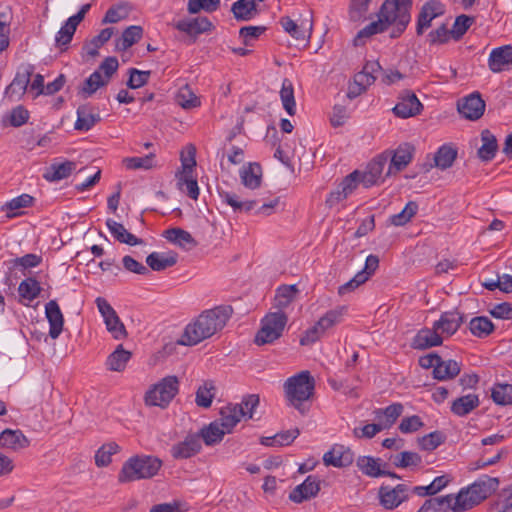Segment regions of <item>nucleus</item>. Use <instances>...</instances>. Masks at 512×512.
<instances>
[{"label": "nucleus", "mask_w": 512, "mask_h": 512, "mask_svg": "<svg viewBox=\"0 0 512 512\" xmlns=\"http://www.w3.org/2000/svg\"><path fill=\"white\" fill-rule=\"evenodd\" d=\"M30 445L29 439L19 429H5L0 433V448L18 452Z\"/></svg>", "instance_id": "aec40b11"}, {"label": "nucleus", "mask_w": 512, "mask_h": 512, "mask_svg": "<svg viewBox=\"0 0 512 512\" xmlns=\"http://www.w3.org/2000/svg\"><path fill=\"white\" fill-rule=\"evenodd\" d=\"M386 29L387 26L383 23L380 17H378L377 21L371 22L357 33L354 39L355 45L363 44L362 39L369 38L370 36L383 32Z\"/></svg>", "instance_id": "680f3d73"}, {"label": "nucleus", "mask_w": 512, "mask_h": 512, "mask_svg": "<svg viewBox=\"0 0 512 512\" xmlns=\"http://www.w3.org/2000/svg\"><path fill=\"white\" fill-rule=\"evenodd\" d=\"M106 225L113 237L120 243L130 246L141 245L143 240L128 232L123 224L112 219L106 220Z\"/></svg>", "instance_id": "e433bc0d"}, {"label": "nucleus", "mask_w": 512, "mask_h": 512, "mask_svg": "<svg viewBox=\"0 0 512 512\" xmlns=\"http://www.w3.org/2000/svg\"><path fill=\"white\" fill-rule=\"evenodd\" d=\"M411 7L412 0H386L381 6L378 17L387 27L397 23L398 33H403L410 22Z\"/></svg>", "instance_id": "0eeeda50"}, {"label": "nucleus", "mask_w": 512, "mask_h": 512, "mask_svg": "<svg viewBox=\"0 0 512 512\" xmlns=\"http://www.w3.org/2000/svg\"><path fill=\"white\" fill-rule=\"evenodd\" d=\"M463 321L464 317L460 312L448 311L442 313L440 319L434 322V328L442 337H449L457 332Z\"/></svg>", "instance_id": "a211bd4d"}, {"label": "nucleus", "mask_w": 512, "mask_h": 512, "mask_svg": "<svg viewBox=\"0 0 512 512\" xmlns=\"http://www.w3.org/2000/svg\"><path fill=\"white\" fill-rule=\"evenodd\" d=\"M353 461V451L342 444H334L332 448L323 455V463L326 466L344 468L350 466Z\"/></svg>", "instance_id": "ddd939ff"}, {"label": "nucleus", "mask_w": 512, "mask_h": 512, "mask_svg": "<svg viewBox=\"0 0 512 512\" xmlns=\"http://www.w3.org/2000/svg\"><path fill=\"white\" fill-rule=\"evenodd\" d=\"M120 450V446L114 441L103 444L95 453V465L99 468L109 466L112 456L119 453Z\"/></svg>", "instance_id": "a18cd8bd"}, {"label": "nucleus", "mask_w": 512, "mask_h": 512, "mask_svg": "<svg viewBox=\"0 0 512 512\" xmlns=\"http://www.w3.org/2000/svg\"><path fill=\"white\" fill-rule=\"evenodd\" d=\"M456 496L446 495L430 498L424 502L418 512H459L462 509H456Z\"/></svg>", "instance_id": "a878e982"}, {"label": "nucleus", "mask_w": 512, "mask_h": 512, "mask_svg": "<svg viewBox=\"0 0 512 512\" xmlns=\"http://www.w3.org/2000/svg\"><path fill=\"white\" fill-rule=\"evenodd\" d=\"M422 109L423 105L417 96L413 92L405 90L400 94L393 112L397 117L406 119L418 115Z\"/></svg>", "instance_id": "f8f14e48"}, {"label": "nucleus", "mask_w": 512, "mask_h": 512, "mask_svg": "<svg viewBox=\"0 0 512 512\" xmlns=\"http://www.w3.org/2000/svg\"><path fill=\"white\" fill-rule=\"evenodd\" d=\"M414 150V147L408 143L401 144L393 152L386 176L396 174L406 168L413 158Z\"/></svg>", "instance_id": "4be33fe9"}, {"label": "nucleus", "mask_w": 512, "mask_h": 512, "mask_svg": "<svg viewBox=\"0 0 512 512\" xmlns=\"http://www.w3.org/2000/svg\"><path fill=\"white\" fill-rule=\"evenodd\" d=\"M347 307L346 306H339L335 309H331L324 316H322L317 323L319 326L323 329L324 332L328 330L329 328L333 327L337 323H339L343 317V315L346 313Z\"/></svg>", "instance_id": "864d4df0"}, {"label": "nucleus", "mask_w": 512, "mask_h": 512, "mask_svg": "<svg viewBox=\"0 0 512 512\" xmlns=\"http://www.w3.org/2000/svg\"><path fill=\"white\" fill-rule=\"evenodd\" d=\"M493 401L498 405L512 404V385L511 384H496L491 393Z\"/></svg>", "instance_id": "6e6d98bb"}, {"label": "nucleus", "mask_w": 512, "mask_h": 512, "mask_svg": "<svg viewBox=\"0 0 512 512\" xmlns=\"http://www.w3.org/2000/svg\"><path fill=\"white\" fill-rule=\"evenodd\" d=\"M417 211L418 204L415 201H409L401 212L390 217V223L394 226H403L416 215Z\"/></svg>", "instance_id": "5fc2aeb1"}, {"label": "nucleus", "mask_w": 512, "mask_h": 512, "mask_svg": "<svg viewBox=\"0 0 512 512\" xmlns=\"http://www.w3.org/2000/svg\"><path fill=\"white\" fill-rule=\"evenodd\" d=\"M299 292L295 284L281 285L276 290L273 307L277 309V311H283L296 299Z\"/></svg>", "instance_id": "c9c22d12"}, {"label": "nucleus", "mask_w": 512, "mask_h": 512, "mask_svg": "<svg viewBox=\"0 0 512 512\" xmlns=\"http://www.w3.org/2000/svg\"><path fill=\"white\" fill-rule=\"evenodd\" d=\"M388 160V154H381L372 160L368 164L367 170L363 173L360 172L361 183H363L365 187L377 184L379 180L382 179V173Z\"/></svg>", "instance_id": "412c9836"}, {"label": "nucleus", "mask_w": 512, "mask_h": 512, "mask_svg": "<svg viewBox=\"0 0 512 512\" xmlns=\"http://www.w3.org/2000/svg\"><path fill=\"white\" fill-rule=\"evenodd\" d=\"M148 267L153 271H163L177 263V254L152 252L146 258Z\"/></svg>", "instance_id": "58836bf2"}, {"label": "nucleus", "mask_w": 512, "mask_h": 512, "mask_svg": "<svg viewBox=\"0 0 512 512\" xmlns=\"http://www.w3.org/2000/svg\"><path fill=\"white\" fill-rule=\"evenodd\" d=\"M315 389V380L309 371H301L297 375L288 378L284 383L286 397L290 404L301 414L307 411L304 402L309 400Z\"/></svg>", "instance_id": "7ed1b4c3"}, {"label": "nucleus", "mask_w": 512, "mask_h": 512, "mask_svg": "<svg viewBox=\"0 0 512 512\" xmlns=\"http://www.w3.org/2000/svg\"><path fill=\"white\" fill-rule=\"evenodd\" d=\"M262 171L257 163H250L240 170L242 184L250 189H256L261 184Z\"/></svg>", "instance_id": "a19ab883"}, {"label": "nucleus", "mask_w": 512, "mask_h": 512, "mask_svg": "<svg viewBox=\"0 0 512 512\" xmlns=\"http://www.w3.org/2000/svg\"><path fill=\"white\" fill-rule=\"evenodd\" d=\"M403 412V405L394 403L385 409H376L374 411L375 420L381 425L382 429L390 428Z\"/></svg>", "instance_id": "f704fd0d"}, {"label": "nucleus", "mask_w": 512, "mask_h": 512, "mask_svg": "<svg viewBox=\"0 0 512 512\" xmlns=\"http://www.w3.org/2000/svg\"><path fill=\"white\" fill-rule=\"evenodd\" d=\"M45 314L50 325L49 336L52 339H57L63 330L64 318L60 307L55 300H50L46 304Z\"/></svg>", "instance_id": "bb28decb"}, {"label": "nucleus", "mask_w": 512, "mask_h": 512, "mask_svg": "<svg viewBox=\"0 0 512 512\" xmlns=\"http://www.w3.org/2000/svg\"><path fill=\"white\" fill-rule=\"evenodd\" d=\"M408 488L404 484H398L396 487L381 486L378 491L380 504L388 510L398 507L407 498Z\"/></svg>", "instance_id": "4468645a"}, {"label": "nucleus", "mask_w": 512, "mask_h": 512, "mask_svg": "<svg viewBox=\"0 0 512 512\" xmlns=\"http://www.w3.org/2000/svg\"><path fill=\"white\" fill-rule=\"evenodd\" d=\"M174 27L189 36H197L213 28V24L206 17L182 19L174 24Z\"/></svg>", "instance_id": "393cba45"}, {"label": "nucleus", "mask_w": 512, "mask_h": 512, "mask_svg": "<svg viewBox=\"0 0 512 512\" xmlns=\"http://www.w3.org/2000/svg\"><path fill=\"white\" fill-rule=\"evenodd\" d=\"M499 480L494 477L486 476L470 485L467 489H462L456 496V509L462 511L472 508L481 501L489 497L498 487Z\"/></svg>", "instance_id": "20e7f679"}, {"label": "nucleus", "mask_w": 512, "mask_h": 512, "mask_svg": "<svg viewBox=\"0 0 512 512\" xmlns=\"http://www.w3.org/2000/svg\"><path fill=\"white\" fill-rule=\"evenodd\" d=\"M280 98L285 111L290 115L296 114V101L294 97V88L289 79H284L280 91Z\"/></svg>", "instance_id": "de8ad7c7"}, {"label": "nucleus", "mask_w": 512, "mask_h": 512, "mask_svg": "<svg viewBox=\"0 0 512 512\" xmlns=\"http://www.w3.org/2000/svg\"><path fill=\"white\" fill-rule=\"evenodd\" d=\"M201 449V442L198 434H189L183 441L171 447V455L175 459H187L196 455Z\"/></svg>", "instance_id": "6ab92c4d"}, {"label": "nucleus", "mask_w": 512, "mask_h": 512, "mask_svg": "<svg viewBox=\"0 0 512 512\" xmlns=\"http://www.w3.org/2000/svg\"><path fill=\"white\" fill-rule=\"evenodd\" d=\"M99 121L100 115L98 113H95L90 106L82 105L77 109L75 129L80 131H88Z\"/></svg>", "instance_id": "ea45409f"}, {"label": "nucleus", "mask_w": 512, "mask_h": 512, "mask_svg": "<svg viewBox=\"0 0 512 512\" xmlns=\"http://www.w3.org/2000/svg\"><path fill=\"white\" fill-rule=\"evenodd\" d=\"M446 437L440 431L431 432L418 439L419 447L425 451H432L444 443Z\"/></svg>", "instance_id": "bf43d9fd"}, {"label": "nucleus", "mask_w": 512, "mask_h": 512, "mask_svg": "<svg viewBox=\"0 0 512 512\" xmlns=\"http://www.w3.org/2000/svg\"><path fill=\"white\" fill-rule=\"evenodd\" d=\"M231 313L232 308L230 306H218L203 311L186 326L182 338L177 343L193 346L212 337L224 328Z\"/></svg>", "instance_id": "f257e3e1"}, {"label": "nucleus", "mask_w": 512, "mask_h": 512, "mask_svg": "<svg viewBox=\"0 0 512 512\" xmlns=\"http://www.w3.org/2000/svg\"><path fill=\"white\" fill-rule=\"evenodd\" d=\"M76 168L75 162L65 161L63 163L52 164L50 171L44 177L49 181H59L68 177Z\"/></svg>", "instance_id": "8fccbe9b"}, {"label": "nucleus", "mask_w": 512, "mask_h": 512, "mask_svg": "<svg viewBox=\"0 0 512 512\" xmlns=\"http://www.w3.org/2000/svg\"><path fill=\"white\" fill-rule=\"evenodd\" d=\"M34 72L32 65H24L16 73L13 81L5 90V95L10 100H19L26 92L30 78Z\"/></svg>", "instance_id": "9b49d317"}, {"label": "nucleus", "mask_w": 512, "mask_h": 512, "mask_svg": "<svg viewBox=\"0 0 512 512\" xmlns=\"http://www.w3.org/2000/svg\"><path fill=\"white\" fill-rule=\"evenodd\" d=\"M131 355V352L125 350L120 344L117 346L116 350L108 356L106 366L110 371L122 372L126 368Z\"/></svg>", "instance_id": "79ce46f5"}, {"label": "nucleus", "mask_w": 512, "mask_h": 512, "mask_svg": "<svg viewBox=\"0 0 512 512\" xmlns=\"http://www.w3.org/2000/svg\"><path fill=\"white\" fill-rule=\"evenodd\" d=\"M76 29L77 28L73 24H71L69 21H66L56 35V46L59 48L67 46L71 42Z\"/></svg>", "instance_id": "774afa93"}, {"label": "nucleus", "mask_w": 512, "mask_h": 512, "mask_svg": "<svg viewBox=\"0 0 512 512\" xmlns=\"http://www.w3.org/2000/svg\"><path fill=\"white\" fill-rule=\"evenodd\" d=\"M128 13V7L125 4L112 6L107 10L102 23H117L120 20L125 19L128 16Z\"/></svg>", "instance_id": "338daca9"}, {"label": "nucleus", "mask_w": 512, "mask_h": 512, "mask_svg": "<svg viewBox=\"0 0 512 512\" xmlns=\"http://www.w3.org/2000/svg\"><path fill=\"white\" fill-rule=\"evenodd\" d=\"M469 329L474 336L483 338L493 332L494 325L488 317L479 316L471 319Z\"/></svg>", "instance_id": "3c124183"}, {"label": "nucleus", "mask_w": 512, "mask_h": 512, "mask_svg": "<svg viewBox=\"0 0 512 512\" xmlns=\"http://www.w3.org/2000/svg\"><path fill=\"white\" fill-rule=\"evenodd\" d=\"M481 141L482 145L477 151L478 157L485 162L492 160L498 151V142L495 135L490 130L484 129L481 132Z\"/></svg>", "instance_id": "4c0bfd02"}, {"label": "nucleus", "mask_w": 512, "mask_h": 512, "mask_svg": "<svg viewBox=\"0 0 512 512\" xmlns=\"http://www.w3.org/2000/svg\"><path fill=\"white\" fill-rule=\"evenodd\" d=\"M320 491V481L315 476H308L305 481L296 486L289 494L294 503H302L314 498Z\"/></svg>", "instance_id": "f3484780"}, {"label": "nucleus", "mask_w": 512, "mask_h": 512, "mask_svg": "<svg viewBox=\"0 0 512 512\" xmlns=\"http://www.w3.org/2000/svg\"><path fill=\"white\" fill-rule=\"evenodd\" d=\"M220 197L222 198L223 202L232 207L234 212H249L256 205L255 200L241 201L239 196L234 193L222 192L220 193Z\"/></svg>", "instance_id": "603ef678"}, {"label": "nucleus", "mask_w": 512, "mask_h": 512, "mask_svg": "<svg viewBox=\"0 0 512 512\" xmlns=\"http://www.w3.org/2000/svg\"><path fill=\"white\" fill-rule=\"evenodd\" d=\"M164 237L171 243L185 249L191 250L198 245L193 236L182 228H170L164 232Z\"/></svg>", "instance_id": "473e14b6"}, {"label": "nucleus", "mask_w": 512, "mask_h": 512, "mask_svg": "<svg viewBox=\"0 0 512 512\" xmlns=\"http://www.w3.org/2000/svg\"><path fill=\"white\" fill-rule=\"evenodd\" d=\"M485 107V101L479 92H473L460 99L457 103L458 112L462 117L471 121L480 119L484 114Z\"/></svg>", "instance_id": "9d476101"}, {"label": "nucleus", "mask_w": 512, "mask_h": 512, "mask_svg": "<svg viewBox=\"0 0 512 512\" xmlns=\"http://www.w3.org/2000/svg\"><path fill=\"white\" fill-rule=\"evenodd\" d=\"M175 99L177 104L185 109L194 108L200 105L198 97L193 93L188 85L179 89Z\"/></svg>", "instance_id": "4d7b16f0"}, {"label": "nucleus", "mask_w": 512, "mask_h": 512, "mask_svg": "<svg viewBox=\"0 0 512 512\" xmlns=\"http://www.w3.org/2000/svg\"><path fill=\"white\" fill-rule=\"evenodd\" d=\"M220 6V0H188L187 10L190 14H196L201 10L214 12Z\"/></svg>", "instance_id": "e2e57ef3"}, {"label": "nucleus", "mask_w": 512, "mask_h": 512, "mask_svg": "<svg viewBox=\"0 0 512 512\" xmlns=\"http://www.w3.org/2000/svg\"><path fill=\"white\" fill-rule=\"evenodd\" d=\"M179 392V380L174 375L162 378L150 386L144 395L147 406H155L165 409Z\"/></svg>", "instance_id": "39448f33"}, {"label": "nucleus", "mask_w": 512, "mask_h": 512, "mask_svg": "<svg viewBox=\"0 0 512 512\" xmlns=\"http://www.w3.org/2000/svg\"><path fill=\"white\" fill-rule=\"evenodd\" d=\"M356 464L363 474L372 478L384 476L386 473V464H383L380 458L360 456L358 457Z\"/></svg>", "instance_id": "7c9ffc66"}, {"label": "nucleus", "mask_w": 512, "mask_h": 512, "mask_svg": "<svg viewBox=\"0 0 512 512\" xmlns=\"http://www.w3.org/2000/svg\"><path fill=\"white\" fill-rule=\"evenodd\" d=\"M444 13V5L439 0H429L426 2L419 13L417 20V35H422L424 30L431 26V22L436 17Z\"/></svg>", "instance_id": "dca6fc26"}, {"label": "nucleus", "mask_w": 512, "mask_h": 512, "mask_svg": "<svg viewBox=\"0 0 512 512\" xmlns=\"http://www.w3.org/2000/svg\"><path fill=\"white\" fill-rule=\"evenodd\" d=\"M246 415L242 405L228 404L221 408L219 424L231 433L232 429L240 422L241 418Z\"/></svg>", "instance_id": "cd10ccee"}, {"label": "nucleus", "mask_w": 512, "mask_h": 512, "mask_svg": "<svg viewBox=\"0 0 512 512\" xmlns=\"http://www.w3.org/2000/svg\"><path fill=\"white\" fill-rule=\"evenodd\" d=\"M229 433L219 424V421H213L200 431L199 438L202 437L204 443L208 446L215 445L222 441L225 434Z\"/></svg>", "instance_id": "37998d69"}, {"label": "nucleus", "mask_w": 512, "mask_h": 512, "mask_svg": "<svg viewBox=\"0 0 512 512\" xmlns=\"http://www.w3.org/2000/svg\"><path fill=\"white\" fill-rule=\"evenodd\" d=\"M473 18L467 15H460L455 19L450 35L455 39L459 40L469 29L473 23Z\"/></svg>", "instance_id": "69168bd1"}, {"label": "nucleus", "mask_w": 512, "mask_h": 512, "mask_svg": "<svg viewBox=\"0 0 512 512\" xmlns=\"http://www.w3.org/2000/svg\"><path fill=\"white\" fill-rule=\"evenodd\" d=\"M119 66L116 57H107L84 82L82 92L87 96H91L100 87L107 85L112 75L117 71Z\"/></svg>", "instance_id": "6e6552de"}, {"label": "nucleus", "mask_w": 512, "mask_h": 512, "mask_svg": "<svg viewBox=\"0 0 512 512\" xmlns=\"http://www.w3.org/2000/svg\"><path fill=\"white\" fill-rule=\"evenodd\" d=\"M215 386L212 381H205L198 387L195 395V403L201 408H209L215 397Z\"/></svg>", "instance_id": "09e8293b"}, {"label": "nucleus", "mask_w": 512, "mask_h": 512, "mask_svg": "<svg viewBox=\"0 0 512 512\" xmlns=\"http://www.w3.org/2000/svg\"><path fill=\"white\" fill-rule=\"evenodd\" d=\"M359 183H361L360 172L355 170L342 180L336 190L330 193L326 203L331 207L344 200L357 188Z\"/></svg>", "instance_id": "2eb2a0df"}, {"label": "nucleus", "mask_w": 512, "mask_h": 512, "mask_svg": "<svg viewBox=\"0 0 512 512\" xmlns=\"http://www.w3.org/2000/svg\"><path fill=\"white\" fill-rule=\"evenodd\" d=\"M95 303L104 319L107 330L116 340L124 339L127 336V332L114 308L102 297L96 298Z\"/></svg>", "instance_id": "1a4fd4ad"}, {"label": "nucleus", "mask_w": 512, "mask_h": 512, "mask_svg": "<svg viewBox=\"0 0 512 512\" xmlns=\"http://www.w3.org/2000/svg\"><path fill=\"white\" fill-rule=\"evenodd\" d=\"M479 405V396L474 393H469L456 398L452 402L451 412L459 417H463L471 413Z\"/></svg>", "instance_id": "72a5a7b5"}, {"label": "nucleus", "mask_w": 512, "mask_h": 512, "mask_svg": "<svg viewBox=\"0 0 512 512\" xmlns=\"http://www.w3.org/2000/svg\"><path fill=\"white\" fill-rule=\"evenodd\" d=\"M231 11L234 17L240 21H248L254 18L257 13V5L254 1L238 0L233 3Z\"/></svg>", "instance_id": "c03bdc74"}, {"label": "nucleus", "mask_w": 512, "mask_h": 512, "mask_svg": "<svg viewBox=\"0 0 512 512\" xmlns=\"http://www.w3.org/2000/svg\"><path fill=\"white\" fill-rule=\"evenodd\" d=\"M161 466L162 461L157 457L149 455L132 456L123 463L117 480L121 484H126L141 479H149L158 473Z\"/></svg>", "instance_id": "f03ea898"}, {"label": "nucleus", "mask_w": 512, "mask_h": 512, "mask_svg": "<svg viewBox=\"0 0 512 512\" xmlns=\"http://www.w3.org/2000/svg\"><path fill=\"white\" fill-rule=\"evenodd\" d=\"M442 342L443 337L433 326L432 329L426 328L418 331L416 336L413 338L412 346L415 349L424 350L434 346H439Z\"/></svg>", "instance_id": "c85d7f7f"}, {"label": "nucleus", "mask_w": 512, "mask_h": 512, "mask_svg": "<svg viewBox=\"0 0 512 512\" xmlns=\"http://www.w3.org/2000/svg\"><path fill=\"white\" fill-rule=\"evenodd\" d=\"M457 157V151L449 146L443 145L434 155V162L429 164H424V170L426 172L430 171L433 167H437L441 170H445L450 168Z\"/></svg>", "instance_id": "c756f323"}, {"label": "nucleus", "mask_w": 512, "mask_h": 512, "mask_svg": "<svg viewBox=\"0 0 512 512\" xmlns=\"http://www.w3.org/2000/svg\"><path fill=\"white\" fill-rule=\"evenodd\" d=\"M154 153H150L144 157H128L123 159V165L130 170L151 169L154 167Z\"/></svg>", "instance_id": "13d9d810"}, {"label": "nucleus", "mask_w": 512, "mask_h": 512, "mask_svg": "<svg viewBox=\"0 0 512 512\" xmlns=\"http://www.w3.org/2000/svg\"><path fill=\"white\" fill-rule=\"evenodd\" d=\"M461 372V364L455 360H444L440 356V361L433 370V377L439 381L451 380L457 377Z\"/></svg>", "instance_id": "2f4dec72"}, {"label": "nucleus", "mask_w": 512, "mask_h": 512, "mask_svg": "<svg viewBox=\"0 0 512 512\" xmlns=\"http://www.w3.org/2000/svg\"><path fill=\"white\" fill-rule=\"evenodd\" d=\"M371 0H352L349 10L350 20L359 22L365 19Z\"/></svg>", "instance_id": "0e129e2a"}, {"label": "nucleus", "mask_w": 512, "mask_h": 512, "mask_svg": "<svg viewBox=\"0 0 512 512\" xmlns=\"http://www.w3.org/2000/svg\"><path fill=\"white\" fill-rule=\"evenodd\" d=\"M18 291L22 298L32 301L38 297L41 287L35 279L27 278L20 283Z\"/></svg>", "instance_id": "052dcab7"}, {"label": "nucleus", "mask_w": 512, "mask_h": 512, "mask_svg": "<svg viewBox=\"0 0 512 512\" xmlns=\"http://www.w3.org/2000/svg\"><path fill=\"white\" fill-rule=\"evenodd\" d=\"M488 64L493 72L510 69L512 67V46L506 45L493 49Z\"/></svg>", "instance_id": "b1692460"}, {"label": "nucleus", "mask_w": 512, "mask_h": 512, "mask_svg": "<svg viewBox=\"0 0 512 512\" xmlns=\"http://www.w3.org/2000/svg\"><path fill=\"white\" fill-rule=\"evenodd\" d=\"M142 35L143 29L141 26H129L123 31L122 37L117 40L116 48L124 51L137 43L141 39Z\"/></svg>", "instance_id": "49530a36"}, {"label": "nucleus", "mask_w": 512, "mask_h": 512, "mask_svg": "<svg viewBox=\"0 0 512 512\" xmlns=\"http://www.w3.org/2000/svg\"><path fill=\"white\" fill-rule=\"evenodd\" d=\"M280 23L284 30L297 40L308 41L312 34V18L305 19L301 24H297L290 17L281 18Z\"/></svg>", "instance_id": "5701e85b"}, {"label": "nucleus", "mask_w": 512, "mask_h": 512, "mask_svg": "<svg viewBox=\"0 0 512 512\" xmlns=\"http://www.w3.org/2000/svg\"><path fill=\"white\" fill-rule=\"evenodd\" d=\"M288 322L284 311L267 313L261 320L260 329L255 335L254 342L258 346L272 344L282 337Z\"/></svg>", "instance_id": "423d86ee"}]
</instances>
